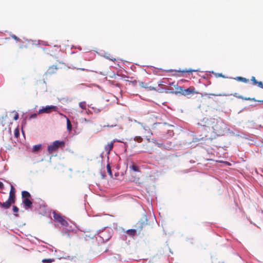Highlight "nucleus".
I'll list each match as a JSON object with an SVG mask.
<instances>
[{
	"label": "nucleus",
	"instance_id": "f257e3e1",
	"mask_svg": "<svg viewBox=\"0 0 263 263\" xmlns=\"http://www.w3.org/2000/svg\"><path fill=\"white\" fill-rule=\"evenodd\" d=\"M209 122L211 123L210 125L216 134L219 135L221 133L223 129V123L215 119H212L209 121Z\"/></svg>",
	"mask_w": 263,
	"mask_h": 263
},
{
	"label": "nucleus",
	"instance_id": "f03ea898",
	"mask_svg": "<svg viewBox=\"0 0 263 263\" xmlns=\"http://www.w3.org/2000/svg\"><path fill=\"white\" fill-rule=\"evenodd\" d=\"M65 146V142L63 141L56 140L52 144L48 146V152L49 154H52L56 151L59 148H63Z\"/></svg>",
	"mask_w": 263,
	"mask_h": 263
},
{
	"label": "nucleus",
	"instance_id": "7ed1b4c3",
	"mask_svg": "<svg viewBox=\"0 0 263 263\" xmlns=\"http://www.w3.org/2000/svg\"><path fill=\"white\" fill-rule=\"evenodd\" d=\"M53 214L54 221L60 223L62 226H68V223L66 220L65 217L63 216L61 214L59 213H56L55 212H53Z\"/></svg>",
	"mask_w": 263,
	"mask_h": 263
},
{
	"label": "nucleus",
	"instance_id": "20e7f679",
	"mask_svg": "<svg viewBox=\"0 0 263 263\" xmlns=\"http://www.w3.org/2000/svg\"><path fill=\"white\" fill-rule=\"evenodd\" d=\"M57 109L58 107L56 106H47L39 109L38 114H41L43 113H50V112H51V111H57Z\"/></svg>",
	"mask_w": 263,
	"mask_h": 263
},
{
	"label": "nucleus",
	"instance_id": "39448f33",
	"mask_svg": "<svg viewBox=\"0 0 263 263\" xmlns=\"http://www.w3.org/2000/svg\"><path fill=\"white\" fill-rule=\"evenodd\" d=\"M194 93H198V92L195 91V89L194 87H190L186 89H183L181 95L187 96Z\"/></svg>",
	"mask_w": 263,
	"mask_h": 263
},
{
	"label": "nucleus",
	"instance_id": "423d86ee",
	"mask_svg": "<svg viewBox=\"0 0 263 263\" xmlns=\"http://www.w3.org/2000/svg\"><path fill=\"white\" fill-rule=\"evenodd\" d=\"M60 68L57 65H52L50 66L46 72H45V74L48 75H52L56 73L57 71Z\"/></svg>",
	"mask_w": 263,
	"mask_h": 263
},
{
	"label": "nucleus",
	"instance_id": "0eeeda50",
	"mask_svg": "<svg viewBox=\"0 0 263 263\" xmlns=\"http://www.w3.org/2000/svg\"><path fill=\"white\" fill-rule=\"evenodd\" d=\"M139 85L140 87L146 89L147 90H156V88L153 86H149L148 84L145 83L143 82H139Z\"/></svg>",
	"mask_w": 263,
	"mask_h": 263
},
{
	"label": "nucleus",
	"instance_id": "6e6552de",
	"mask_svg": "<svg viewBox=\"0 0 263 263\" xmlns=\"http://www.w3.org/2000/svg\"><path fill=\"white\" fill-rule=\"evenodd\" d=\"M8 199L15 203V189L13 186L11 185V190L9 193V196Z\"/></svg>",
	"mask_w": 263,
	"mask_h": 263
},
{
	"label": "nucleus",
	"instance_id": "1a4fd4ad",
	"mask_svg": "<svg viewBox=\"0 0 263 263\" xmlns=\"http://www.w3.org/2000/svg\"><path fill=\"white\" fill-rule=\"evenodd\" d=\"M13 203H14V202L8 199L6 202L3 203L0 202V206L5 209H8L11 206V204Z\"/></svg>",
	"mask_w": 263,
	"mask_h": 263
},
{
	"label": "nucleus",
	"instance_id": "9d476101",
	"mask_svg": "<svg viewBox=\"0 0 263 263\" xmlns=\"http://www.w3.org/2000/svg\"><path fill=\"white\" fill-rule=\"evenodd\" d=\"M23 203L27 208H31L32 206V202L29 198H25L23 200Z\"/></svg>",
	"mask_w": 263,
	"mask_h": 263
},
{
	"label": "nucleus",
	"instance_id": "9b49d317",
	"mask_svg": "<svg viewBox=\"0 0 263 263\" xmlns=\"http://www.w3.org/2000/svg\"><path fill=\"white\" fill-rule=\"evenodd\" d=\"M115 141L116 140H114L113 141L108 143L106 145H105V151L108 152V153H109L110 151L112 149L114 146V143H115Z\"/></svg>",
	"mask_w": 263,
	"mask_h": 263
},
{
	"label": "nucleus",
	"instance_id": "f8f14e48",
	"mask_svg": "<svg viewBox=\"0 0 263 263\" xmlns=\"http://www.w3.org/2000/svg\"><path fill=\"white\" fill-rule=\"evenodd\" d=\"M22 196L24 199L25 198H29L31 197V195L28 192L24 191L22 192Z\"/></svg>",
	"mask_w": 263,
	"mask_h": 263
},
{
	"label": "nucleus",
	"instance_id": "ddd939ff",
	"mask_svg": "<svg viewBox=\"0 0 263 263\" xmlns=\"http://www.w3.org/2000/svg\"><path fill=\"white\" fill-rule=\"evenodd\" d=\"M126 233L130 236H134L136 234V230L135 229H129L126 231Z\"/></svg>",
	"mask_w": 263,
	"mask_h": 263
},
{
	"label": "nucleus",
	"instance_id": "4468645a",
	"mask_svg": "<svg viewBox=\"0 0 263 263\" xmlns=\"http://www.w3.org/2000/svg\"><path fill=\"white\" fill-rule=\"evenodd\" d=\"M174 86L176 88V91L175 92V93H182V91L183 90V88L182 87L178 86L177 85H174Z\"/></svg>",
	"mask_w": 263,
	"mask_h": 263
},
{
	"label": "nucleus",
	"instance_id": "2eb2a0df",
	"mask_svg": "<svg viewBox=\"0 0 263 263\" xmlns=\"http://www.w3.org/2000/svg\"><path fill=\"white\" fill-rule=\"evenodd\" d=\"M12 210H13V212L14 213V215L16 217H18V212L19 211L18 208L16 206L14 205L13 206Z\"/></svg>",
	"mask_w": 263,
	"mask_h": 263
},
{
	"label": "nucleus",
	"instance_id": "dca6fc26",
	"mask_svg": "<svg viewBox=\"0 0 263 263\" xmlns=\"http://www.w3.org/2000/svg\"><path fill=\"white\" fill-rule=\"evenodd\" d=\"M66 122H67V129L69 131L71 130V129H72V125L71 124V122H70L69 119H67Z\"/></svg>",
	"mask_w": 263,
	"mask_h": 263
},
{
	"label": "nucleus",
	"instance_id": "f3484780",
	"mask_svg": "<svg viewBox=\"0 0 263 263\" xmlns=\"http://www.w3.org/2000/svg\"><path fill=\"white\" fill-rule=\"evenodd\" d=\"M41 148V144H37L35 145L33 147V152H36L39 151Z\"/></svg>",
	"mask_w": 263,
	"mask_h": 263
},
{
	"label": "nucleus",
	"instance_id": "a211bd4d",
	"mask_svg": "<svg viewBox=\"0 0 263 263\" xmlns=\"http://www.w3.org/2000/svg\"><path fill=\"white\" fill-rule=\"evenodd\" d=\"M236 79L244 83H248L249 81V79L240 77H237Z\"/></svg>",
	"mask_w": 263,
	"mask_h": 263
},
{
	"label": "nucleus",
	"instance_id": "6ab92c4d",
	"mask_svg": "<svg viewBox=\"0 0 263 263\" xmlns=\"http://www.w3.org/2000/svg\"><path fill=\"white\" fill-rule=\"evenodd\" d=\"M209 95L213 96H216V97H221V96H229V94H225V93H218V94H215V93H209Z\"/></svg>",
	"mask_w": 263,
	"mask_h": 263
},
{
	"label": "nucleus",
	"instance_id": "aec40b11",
	"mask_svg": "<svg viewBox=\"0 0 263 263\" xmlns=\"http://www.w3.org/2000/svg\"><path fill=\"white\" fill-rule=\"evenodd\" d=\"M54 261V258H49V259H43L42 260V262L43 263H51Z\"/></svg>",
	"mask_w": 263,
	"mask_h": 263
},
{
	"label": "nucleus",
	"instance_id": "412c9836",
	"mask_svg": "<svg viewBox=\"0 0 263 263\" xmlns=\"http://www.w3.org/2000/svg\"><path fill=\"white\" fill-rule=\"evenodd\" d=\"M107 172L109 174V175H110V176L111 177H112V172H111V167L110 166L109 164H108L107 165Z\"/></svg>",
	"mask_w": 263,
	"mask_h": 263
},
{
	"label": "nucleus",
	"instance_id": "4be33fe9",
	"mask_svg": "<svg viewBox=\"0 0 263 263\" xmlns=\"http://www.w3.org/2000/svg\"><path fill=\"white\" fill-rule=\"evenodd\" d=\"M134 140L137 141V142L138 143H140L143 140V139L140 136H136L135 138H134Z\"/></svg>",
	"mask_w": 263,
	"mask_h": 263
},
{
	"label": "nucleus",
	"instance_id": "5701e85b",
	"mask_svg": "<svg viewBox=\"0 0 263 263\" xmlns=\"http://www.w3.org/2000/svg\"><path fill=\"white\" fill-rule=\"evenodd\" d=\"M130 168H131L135 172H139V167L134 164H133L131 166H130Z\"/></svg>",
	"mask_w": 263,
	"mask_h": 263
},
{
	"label": "nucleus",
	"instance_id": "b1692460",
	"mask_svg": "<svg viewBox=\"0 0 263 263\" xmlns=\"http://www.w3.org/2000/svg\"><path fill=\"white\" fill-rule=\"evenodd\" d=\"M79 106H80L82 109H86V103H85V102H80V103H79Z\"/></svg>",
	"mask_w": 263,
	"mask_h": 263
},
{
	"label": "nucleus",
	"instance_id": "393cba45",
	"mask_svg": "<svg viewBox=\"0 0 263 263\" xmlns=\"http://www.w3.org/2000/svg\"><path fill=\"white\" fill-rule=\"evenodd\" d=\"M251 81L253 82V84L254 85H258L259 82L256 80L255 78L253 76L251 77Z\"/></svg>",
	"mask_w": 263,
	"mask_h": 263
},
{
	"label": "nucleus",
	"instance_id": "a878e982",
	"mask_svg": "<svg viewBox=\"0 0 263 263\" xmlns=\"http://www.w3.org/2000/svg\"><path fill=\"white\" fill-rule=\"evenodd\" d=\"M20 135V132H19V129L18 128H16L15 130H14V136L16 138H18V137Z\"/></svg>",
	"mask_w": 263,
	"mask_h": 263
},
{
	"label": "nucleus",
	"instance_id": "bb28decb",
	"mask_svg": "<svg viewBox=\"0 0 263 263\" xmlns=\"http://www.w3.org/2000/svg\"><path fill=\"white\" fill-rule=\"evenodd\" d=\"M242 100L256 101V100L255 99V98H250V97H248V98H245V97H243V99H242Z\"/></svg>",
	"mask_w": 263,
	"mask_h": 263
},
{
	"label": "nucleus",
	"instance_id": "cd10ccee",
	"mask_svg": "<svg viewBox=\"0 0 263 263\" xmlns=\"http://www.w3.org/2000/svg\"><path fill=\"white\" fill-rule=\"evenodd\" d=\"M233 96L237 98H239V99H243V97L241 96H238L237 95V93H235Z\"/></svg>",
	"mask_w": 263,
	"mask_h": 263
},
{
	"label": "nucleus",
	"instance_id": "c85d7f7f",
	"mask_svg": "<svg viewBox=\"0 0 263 263\" xmlns=\"http://www.w3.org/2000/svg\"><path fill=\"white\" fill-rule=\"evenodd\" d=\"M18 114L17 112H15V115L13 117V119L14 120H17L18 119Z\"/></svg>",
	"mask_w": 263,
	"mask_h": 263
},
{
	"label": "nucleus",
	"instance_id": "c756f323",
	"mask_svg": "<svg viewBox=\"0 0 263 263\" xmlns=\"http://www.w3.org/2000/svg\"><path fill=\"white\" fill-rule=\"evenodd\" d=\"M152 135V132H151V133H150V135H149L148 137V136H146V137H146V139H147V141H148V142H150L151 141V140H150V137H151V135Z\"/></svg>",
	"mask_w": 263,
	"mask_h": 263
},
{
	"label": "nucleus",
	"instance_id": "7c9ffc66",
	"mask_svg": "<svg viewBox=\"0 0 263 263\" xmlns=\"http://www.w3.org/2000/svg\"><path fill=\"white\" fill-rule=\"evenodd\" d=\"M257 85L258 87L263 88V82H259Z\"/></svg>",
	"mask_w": 263,
	"mask_h": 263
},
{
	"label": "nucleus",
	"instance_id": "2f4dec72",
	"mask_svg": "<svg viewBox=\"0 0 263 263\" xmlns=\"http://www.w3.org/2000/svg\"><path fill=\"white\" fill-rule=\"evenodd\" d=\"M11 37H12L13 39H14L15 40H16V41H20L19 38H18V37H17L16 35H12L11 36Z\"/></svg>",
	"mask_w": 263,
	"mask_h": 263
},
{
	"label": "nucleus",
	"instance_id": "473e14b6",
	"mask_svg": "<svg viewBox=\"0 0 263 263\" xmlns=\"http://www.w3.org/2000/svg\"><path fill=\"white\" fill-rule=\"evenodd\" d=\"M4 185L3 183L2 182L0 181V188L1 189H3L4 188Z\"/></svg>",
	"mask_w": 263,
	"mask_h": 263
},
{
	"label": "nucleus",
	"instance_id": "72a5a7b5",
	"mask_svg": "<svg viewBox=\"0 0 263 263\" xmlns=\"http://www.w3.org/2000/svg\"><path fill=\"white\" fill-rule=\"evenodd\" d=\"M192 71V70H183V71H181V72L182 73H185V72H191Z\"/></svg>",
	"mask_w": 263,
	"mask_h": 263
},
{
	"label": "nucleus",
	"instance_id": "f704fd0d",
	"mask_svg": "<svg viewBox=\"0 0 263 263\" xmlns=\"http://www.w3.org/2000/svg\"><path fill=\"white\" fill-rule=\"evenodd\" d=\"M36 116H37L36 114H32L31 115L30 118H35L36 117Z\"/></svg>",
	"mask_w": 263,
	"mask_h": 263
},
{
	"label": "nucleus",
	"instance_id": "c9c22d12",
	"mask_svg": "<svg viewBox=\"0 0 263 263\" xmlns=\"http://www.w3.org/2000/svg\"><path fill=\"white\" fill-rule=\"evenodd\" d=\"M77 69H80L82 71L87 70V69H86L85 68H77Z\"/></svg>",
	"mask_w": 263,
	"mask_h": 263
},
{
	"label": "nucleus",
	"instance_id": "e433bc0d",
	"mask_svg": "<svg viewBox=\"0 0 263 263\" xmlns=\"http://www.w3.org/2000/svg\"><path fill=\"white\" fill-rule=\"evenodd\" d=\"M115 125H107V127H113Z\"/></svg>",
	"mask_w": 263,
	"mask_h": 263
},
{
	"label": "nucleus",
	"instance_id": "4c0bfd02",
	"mask_svg": "<svg viewBox=\"0 0 263 263\" xmlns=\"http://www.w3.org/2000/svg\"><path fill=\"white\" fill-rule=\"evenodd\" d=\"M258 102H262V103H263V101H260V100H259V101H258Z\"/></svg>",
	"mask_w": 263,
	"mask_h": 263
},
{
	"label": "nucleus",
	"instance_id": "58836bf2",
	"mask_svg": "<svg viewBox=\"0 0 263 263\" xmlns=\"http://www.w3.org/2000/svg\"><path fill=\"white\" fill-rule=\"evenodd\" d=\"M174 82H172L171 85H174Z\"/></svg>",
	"mask_w": 263,
	"mask_h": 263
},
{
	"label": "nucleus",
	"instance_id": "ea45409f",
	"mask_svg": "<svg viewBox=\"0 0 263 263\" xmlns=\"http://www.w3.org/2000/svg\"><path fill=\"white\" fill-rule=\"evenodd\" d=\"M170 93H174L173 91H170Z\"/></svg>",
	"mask_w": 263,
	"mask_h": 263
}]
</instances>
